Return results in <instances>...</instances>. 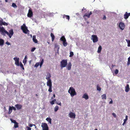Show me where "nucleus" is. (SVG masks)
I'll use <instances>...</instances> for the list:
<instances>
[{"label": "nucleus", "mask_w": 130, "mask_h": 130, "mask_svg": "<svg viewBox=\"0 0 130 130\" xmlns=\"http://www.w3.org/2000/svg\"><path fill=\"white\" fill-rule=\"evenodd\" d=\"M68 93L70 94L72 97L74 96L76 94L75 89L73 87H70L68 91Z\"/></svg>", "instance_id": "obj_1"}, {"label": "nucleus", "mask_w": 130, "mask_h": 130, "mask_svg": "<svg viewBox=\"0 0 130 130\" xmlns=\"http://www.w3.org/2000/svg\"><path fill=\"white\" fill-rule=\"evenodd\" d=\"M21 29L23 31V32L25 34H27L28 32H29V31L28 29V28L25 25V24H24L22 26H21Z\"/></svg>", "instance_id": "obj_2"}, {"label": "nucleus", "mask_w": 130, "mask_h": 130, "mask_svg": "<svg viewBox=\"0 0 130 130\" xmlns=\"http://www.w3.org/2000/svg\"><path fill=\"white\" fill-rule=\"evenodd\" d=\"M67 59L62 60L60 62V66L61 69L65 67L67 65Z\"/></svg>", "instance_id": "obj_3"}, {"label": "nucleus", "mask_w": 130, "mask_h": 130, "mask_svg": "<svg viewBox=\"0 0 130 130\" xmlns=\"http://www.w3.org/2000/svg\"><path fill=\"white\" fill-rule=\"evenodd\" d=\"M41 126L43 130H48V127L46 123H42Z\"/></svg>", "instance_id": "obj_4"}, {"label": "nucleus", "mask_w": 130, "mask_h": 130, "mask_svg": "<svg viewBox=\"0 0 130 130\" xmlns=\"http://www.w3.org/2000/svg\"><path fill=\"white\" fill-rule=\"evenodd\" d=\"M91 39L92 40L94 43L98 41V38L97 36L96 35H92L91 36Z\"/></svg>", "instance_id": "obj_5"}, {"label": "nucleus", "mask_w": 130, "mask_h": 130, "mask_svg": "<svg viewBox=\"0 0 130 130\" xmlns=\"http://www.w3.org/2000/svg\"><path fill=\"white\" fill-rule=\"evenodd\" d=\"M44 62V60L43 59H42L41 62L40 63L39 62H37L35 65V67L37 68L39 65L40 67H41L43 63Z\"/></svg>", "instance_id": "obj_6"}, {"label": "nucleus", "mask_w": 130, "mask_h": 130, "mask_svg": "<svg viewBox=\"0 0 130 130\" xmlns=\"http://www.w3.org/2000/svg\"><path fill=\"white\" fill-rule=\"evenodd\" d=\"M125 26L124 24L122 22H121L119 23V25L118 26V27L120 28L122 30L124 29Z\"/></svg>", "instance_id": "obj_7"}, {"label": "nucleus", "mask_w": 130, "mask_h": 130, "mask_svg": "<svg viewBox=\"0 0 130 130\" xmlns=\"http://www.w3.org/2000/svg\"><path fill=\"white\" fill-rule=\"evenodd\" d=\"M13 60L15 61V64L17 66H19L20 64H19V58L17 57H14L13 58Z\"/></svg>", "instance_id": "obj_8"}, {"label": "nucleus", "mask_w": 130, "mask_h": 130, "mask_svg": "<svg viewBox=\"0 0 130 130\" xmlns=\"http://www.w3.org/2000/svg\"><path fill=\"white\" fill-rule=\"evenodd\" d=\"M75 113L70 112L68 115V116L71 118L74 119L75 117Z\"/></svg>", "instance_id": "obj_9"}, {"label": "nucleus", "mask_w": 130, "mask_h": 130, "mask_svg": "<svg viewBox=\"0 0 130 130\" xmlns=\"http://www.w3.org/2000/svg\"><path fill=\"white\" fill-rule=\"evenodd\" d=\"M33 15L32 12L31 10L30 9L29 10L28 13L27 14V17H31Z\"/></svg>", "instance_id": "obj_10"}, {"label": "nucleus", "mask_w": 130, "mask_h": 130, "mask_svg": "<svg viewBox=\"0 0 130 130\" xmlns=\"http://www.w3.org/2000/svg\"><path fill=\"white\" fill-rule=\"evenodd\" d=\"M130 16V13H127V12H126L125 14L124 15V18L125 19H127L128 17Z\"/></svg>", "instance_id": "obj_11"}, {"label": "nucleus", "mask_w": 130, "mask_h": 130, "mask_svg": "<svg viewBox=\"0 0 130 130\" xmlns=\"http://www.w3.org/2000/svg\"><path fill=\"white\" fill-rule=\"evenodd\" d=\"M51 77V75L50 73H48L47 74V75L45 78V79L47 80H51L50 78Z\"/></svg>", "instance_id": "obj_12"}, {"label": "nucleus", "mask_w": 130, "mask_h": 130, "mask_svg": "<svg viewBox=\"0 0 130 130\" xmlns=\"http://www.w3.org/2000/svg\"><path fill=\"white\" fill-rule=\"evenodd\" d=\"M15 106L18 110L21 109L22 107V106L21 105L19 104H17L15 105Z\"/></svg>", "instance_id": "obj_13"}, {"label": "nucleus", "mask_w": 130, "mask_h": 130, "mask_svg": "<svg viewBox=\"0 0 130 130\" xmlns=\"http://www.w3.org/2000/svg\"><path fill=\"white\" fill-rule=\"evenodd\" d=\"M47 85L49 87L52 86V82L51 80H47L46 83Z\"/></svg>", "instance_id": "obj_14"}, {"label": "nucleus", "mask_w": 130, "mask_h": 130, "mask_svg": "<svg viewBox=\"0 0 130 130\" xmlns=\"http://www.w3.org/2000/svg\"><path fill=\"white\" fill-rule=\"evenodd\" d=\"M72 64L71 62H69L67 67V68L68 70H70L71 68Z\"/></svg>", "instance_id": "obj_15"}, {"label": "nucleus", "mask_w": 130, "mask_h": 130, "mask_svg": "<svg viewBox=\"0 0 130 130\" xmlns=\"http://www.w3.org/2000/svg\"><path fill=\"white\" fill-rule=\"evenodd\" d=\"M83 98L85 99V100H87L88 99V96L87 94L86 93L84 94L82 96Z\"/></svg>", "instance_id": "obj_16"}, {"label": "nucleus", "mask_w": 130, "mask_h": 130, "mask_svg": "<svg viewBox=\"0 0 130 130\" xmlns=\"http://www.w3.org/2000/svg\"><path fill=\"white\" fill-rule=\"evenodd\" d=\"M129 86L128 84H127L126 85V87H125V91L126 92H128L129 91Z\"/></svg>", "instance_id": "obj_17"}, {"label": "nucleus", "mask_w": 130, "mask_h": 130, "mask_svg": "<svg viewBox=\"0 0 130 130\" xmlns=\"http://www.w3.org/2000/svg\"><path fill=\"white\" fill-rule=\"evenodd\" d=\"M32 40L35 43H37L38 42L37 40L36 39V36L35 35H34L32 37Z\"/></svg>", "instance_id": "obj_18"}, {"label": "nucleus", "mask_w": 130, "mask_h": 130, "mask_svg": "<svg viewBox=\"0 0 130 130\" xmlns=\"http://www.w3.org/2000/svg\"><path fill=\"white\" fill-rule=\"evenodd\" d=\"M4 41L2 39H0V45L3 46L4 44Z\"/></svg>", "instance_id": "obj_19"}, {"label": "nucleus", "mask_w": 130, "mask_h": 130, "mask_svg": "<svg viewBox=\"0 0 130 130\" xmlns=\"http://www.w3.org/2000/svg\"><path fill=\"white\" fill-rule=\"evenodd\" d=\"M102 49V46L101 45H100L98 48L97 52L98 53H100L101 52Z\"/></svg>", "instance_id": "obj_20"}, {"label": "nucleus", "mask_w": 130, "mask_h": 130, "mask_svg": "<svg viewBox=\"0 0 130 130\" xmlns=\"http://www.w3.org/2000/svg\"><path fill=\"white\" fill-rule=\"evenodd\" d=\"M50 36L52 38V41H53L55 38V36L52 33H51V34Z\"/></svg>", "instance_id": "obj_21"}, {"label": "nucleus", "mask_w": 130, "mask_h": 130, "mask_svg": "<svg viewBox=\"0 0 130 130\" xmlns=\"http://www.w3.org/2000/svg\"><path fill=\"white\" fill-rule=\"evenodd\" d=\"M92 13L91 11L88 14H86L84 15V16H86L88 18L90 17V15Z\"/></svg>", "instance_id": "obj_22"}, {"label": "nucleus", "mask_w": 130, "mask_h": 130, "mask_svg": "<svg viewBox=\"0 0 130 130\" xmlns=\"http://www.w3.org/2000/svg\"><path fill=\"white\" fill-rule=\"evenodd\" d=\"M12 108L11 107L9 106V111L8 112V113L9 114H10L12 112Z\"/></svg>", "instance_id": "obj_23"}, {"label": "nucleus", "mask_w": 130, "mask_h": 130, "mask_svg": "<svg viewBox=\"0 0 130 130\" xmlns=\"http://www.w3.org/2000/svg\"><path fill=\"white\" fill-rule=\"evenodd\" d=\"M46 120L48 122L51 124V119L49 118H47L46 119Z\"/></svg>", "instance_id": "obj_24"}, {"label": "nucleus", "mask_w": 130, "mask_h": 130, "mask_svg": "<svg viewBox=\"0 0 130 130\" xmlns=\"http://www.w3.org/2000/svg\"><path fill=\"white\" fill-rule=\"evenodd\" d=\"M100 12V11L99 10H97L96 9H94L93 12L97 14H98Z\"/></svg>", "instance_id": "obj_25"}, {"label": "nucleus", "mask_w": 130, "mask_h": 130, "mask_svg": "<svg viewBox=\"0 0 130 130\" xmlns=\"http://www.w3.org/2000/svg\"><path fill=\"white\" fill-rule=\"evenodd\" d=\"M55 48H57V52H58L59 51V45H58L57 44H55Z\"/></svg>", "instance_id": "obj_26"}, {"label": "nucleus", "mask_w": 130, "mask_h": 130, "mask_svg": "<svg viewBox=\"0 0 130 130\" xmlns=\"http://www.w3.org/2000/svg\"><path fill=\"white\" fill-rule=\"evenodd\" d=\"M63 44L64 46H66L67 45V43L66 41V40H64L63 41Z\"/></svg>", "instance_id": "obj_27"}, {"label": "nucleus", "mask_w": 130, "mask_h": 130, "mask_svg": "<svg viewBox=\"0 0 130 130\" xmlns=\"http://www.w3.org/2000/svg\"><path fill=\"white\" fill-rule=\"evenodd\" d=\"M126 41L127 43V46L128 47H130V40L126 39Z\"/></svg>", "instance_id": "obj_28"}, {"label": "nucleus", "mask_w": 130, "mask_h": 130, "mask_svg": "<svg viewBox=\"0 0 130 130\" xmlns=\"http://www.w3.org/2000/svg\"><path fill=\"white\" fill-rule=\"evenodd\" d=\"M101 97L102 99H106V95L105 94H103L102 95Z\"/></svg>", "instance_id": "obj_29"}, {"label": "nucleus", "mask_w": 130, "mask_h": 130, "mask_svg": "<svg viewBox=\"0 0 130 130\" xmlns=\"http://www.w3.org/2000/svg\"><path fill=\"white\" fill-rule=\"evenodd\" d=\"M66 40L65 37L64 36H62L60 38V40L61 41L63 42V41Z\"/></svg>", "instance_id": "obj_30"}, {"label": "nucleus", "mask_w": 130, "mask_h": 130, "mask_svg": "<svg viewBox=\"0 0 130 130\" xmlns=\"http://www.w3.org/2000/svg\"><path fill=\"white\" fill-rule=\"evenodd\" d=\"M54 13H51V12H48V15L50 17H52L54 15Z\"/></svg>", "instance_id": "obj_31"}, {"label": "nucleus", "mask_w": 130, "mask_h": 130, "mask_svg": "<svg viewBox=\"0 0 130 130\" xmlns=\"http://www.w3.org/2000/svg\"><path fill=\"white\" fill-rule=\"evenodd\" d=\"M58 106H56L54 108V111L55 112L57 111L58 109Z\"/></svg>", "instance_id": "obj_32"}, {"label": "nucleus", "mask_w": 130, "mask_h": 130, "mask_svg": "<svg viewBox=\"0 0 130 130\" xmlns=\"http://www.w3.org/2000/svg\"><path fill=\"white\" fill-rule=\"evenodd\" d=\"M12 7H13L14 8H16L17 7V5H16V4L15 3H13L12 4Z\"/></svg>", "instance_id": "obj_33"}, {"label": "nucleus", "mask_w": 130, "mask_h": 130, "mask_svg": "<svg viewBox=\"0 0 130 130\" xmlns=\"http://www.w3.org/2000/svg\"><path fill=\"white\" fill-rule=\"evenodd\" d=\"M14 127L15 128H17L18 127V123L17 122H16V123L14 124Z\"/></svg>", "instance_id": "obj_34"}, {"label": "nucleus", "mask_w": 130, "mask_h": 130, "mask_svg": "<svg viewBox=\"0 0 130 130\" xmlns=\"http://www.w3.org/2000/svg\"><path fill=\"white\" fill-rule=\"evenodd\" d=\"M97 89L98 90L100 91L101 90V88L98 85H97Z\"/></svg>", "instance_id": "obj_35"}, {"label": "nucleus", "mask_w": 130, "mask_h": 130, "mask_svg": "<svg viewBox=\"0 0 130 130\" xmlns=\"http://www.w3.org/2000/svg\"><path fill=\"white\" fill-rule=\"evenodd\" d=\"M21 67V68L23 70H24V68L23 67V64H22V63L21 62L20 63V66Z\"/></svg>", "instance_id": "obj_36"}, {"label": "nucleus", "mask_w": 130, "mask_h": 130, "mask_svg": "<svg viewBox=\"0 0 130 130\" xmlns=\"http://www.w3.org/2000/svg\"><path fill=\"white\" fill-rule=\"evenodd\" d=\"M74 55L73 53L72 52H71L70 53V55L69 56L70 57H72Z\"/></svg>", "instance_id": "obj_37"}, {"label": "nucleus", "mask_w": 130, "mask_h": 130, "mask_svg": "<svg viewBox=\"0 0 130 130\" xmlns=\"http://www.w3.org/2000/svg\"><path fill=\"white\" fill-rule=\"evenodd\" d=\"M49 87V88L48 90V91L50 92H52V86L51 87Z\"/></svg>", "instance_id": "obj_38"}, {"label": "nucleus", "mask_w": 130, "mask_h": 130, "mask_svg": "<svg viewBox=\"0 0 130 130\" xmlns=\"http://www.w3.org/2000/svg\"><path fill=\"white\" fill-rule=\"evenodd\" d=\"M10 120L11 121V122L12 123H13L14 124L16 123V122H16V121H15V120H13L12 119H10Z\"/></svg>", "instance_id": "obj_39"}, {"label": "nucleus", "mask_w": 130, "mask_h": 130, "mask_svg": "<svg viewBox=\"0 0 130 130\" xmlns=\"http://www.w3.org/2000/svg\"><path fill=\"white\" fill-rule=\"evenodd\" d=\"M29 126L30 127H32L33 126H35V128H36V127L35 126V124H30L29 125Z\"/></svg>", "instance_id": "obj_40"}, {"label": "nucleus", "mask_w": 130, "mask_h": 130, "mask_svg": "<svg viewBox=\"0 0 130 130\" xmlns=\"http://www.w3.org/2000/svg\"><path fill=\"white\" fill-rule=\"evenodd\" d=\"M26 61H27V60H26V59H24L23 60V63L24 64V65L26 63Z\"/></svg>", "instance_id": "obj_41"}, {"label": "nucleus", "mask_w": 130, "mask_h": 130, "mask_svg": "<svg viewBox=\"0 0 130 130\" xmlns=\"http://www.w3.org/2000/svg\"><path fill=\"white\" fill-rule=\"evenodd\" d=\"M119 72L118 70V69H116L115 72V73L116 74H118Z\"/></svg>", "instance_id": "obj_42"}, {"label": "nucleus", "mask_w": 130, "mask_h": 130, "mask_svg": "<svg viewBox=\"0 0 130 130\" xmlns=\"http://www.w3.org/2000/svg\"><path fill=\"white\" fill-rule=\"evenodd\" d=\"M127 119L128 116H125V119H124L123 121L126 122V121L127 120Z\"/></svg>", "instance_id": "obj_43"}, {"label": "nucleus", "mask_w": 130, "mask_h": 130, "mask_svg": "<svg viewBox=\"0 0 130 130\" xmlns=\"http://www.w3.org/2000/svg\"><path fill=\"white\" fill-rule=\"evenodd\" d=\"M36 48L35 47H33L31 48V52H33L36 49Z\"/></svg>", "instance_id": "obj_44"}, {"label": "nucleus", "mask_w": 130, "mask_h": 130, "mask_svg": "<svg viewBox=\"0 0 130 130\" xmlns=\"http://www.w3.org/2000/svg\"><path fill=\"white\" fill-rule=\"evenodd\" d=\"M3 25H6L7 26L8 25V24L5 22H3Z\"/></svg>", "instance_id": "obj_45"}, {"label": "nucleus", "mask_w": 130, "mask_h": 130, "mask_svg": "<svg viewBox=\"0 0 130 130\" xmlns=\"http://www.w3.org/2000/svg\"><path fill=\"white\" fill-rule=\"evenodd\" d=\"M50 103L52 105H53L54 104V101H53V100L52 101L50 102Z\"/></svg>", "instance_id": "obj_46"}, {"label": "nucleus", "mask_w": 130, "mask_h": 130, "mask_svg": "<svg viewBox=\"0 0 130 130\" xmlns=\"http://www.w3.org/2000/svg\"><path fill=\"white\" fill-rule=\"evenodd\" d=\"M12 108V109H13L14 110H15V111L16 110V108L13 107V106H12L11 107Z\"/></svg>", "instance_id": "obj_47"}, {"label": "nucleus", "mask_w": 130, "mask_h": 130, "mask_svg": "<svg viewBox=\"0 0 130 130\" xmlns=\"http://www.w3.org/2000/svg\"><path fill=\"white\" fill-rule=\"evenodd\" d=\"M109 99L111 100V101L109 102V104H111L112 103L113 101L112 99L111 98H110Z\"/></svg>", "instance_id": "obj_48"}, {"label": "nucleus", "mask_w": 130, "mask_h": 130, "mask_svg": "<svg viewBox=\"0 0 130 130\" xmlns=\"http://www.w3.org/2000/svg\"><path fill=\"white\" fill-rule=\"evenodd\" d=\"M66 18L68 20H69V19H70V17L69 16V15H67V16H66Z\"/></svg>", "instance_id": "obj_49"}, {"label": "nucleus", "mask_w": 130, "mask_h": 130, "mask_svg": "<svg viewBox=\"0 0 130 130\" xmlns=\"http://www.w3.org/2000/svg\"><path fill=\"white\" fill-rule=\"evenodd\" d=\"M112 115L115 118H116V115L115 113H112Z\"/></svg>", "instance_id": "obj_50"}, {"label": "nucleus", "mask_w": 130, "mask_h": 130, "mask_svg": "<svg viewBox=\"0 0 130 130\" xmlns=\"http://www.w3.org/2000/svg\"><path fill=\"white\" fill-rule=\"evenodd\" d=\"M26 128L27 130H31V128L28 126H27Z\"/></svg>", "instance_id": "obj_51"}, {"label": "nucleus", "mask_w": 130, "mask_h": 130, "mask_svg": "<svg viewBox=\"0 0 130 130\" xmlns=\"http://www.w3.org/2000/svg\"><path fill=\"white\" fill-rule=\"evenodd\" d=\"M6 44L7 45H10V43L9 42H8V41H7L6 43Z\"/></svg>", "instance_id": "obj_52"}, {"label": "nucleus", "mask_w": 130, "mask_h": 130, "mask_svg": "<svg viewBox=\"0 0 130 130\" xmlns=\"http://www.w3.org/2000/svg\"><path fill=\"white\" fill-rule=\"evenodd\" d=\"M130 64V62H129V61H128V60L127 65V66H129Z\"/></svg>", "instance_id": "obj_53"}, {"label": "nucleus", "mask_w": 130, "mask_h": 130, "mask_svg": "<svg viewBox=\"0 0 130 130\" xmlns=\"http://www.w3.org/2000/svg\"><path fill=\"white\" fill-rule=\"evenodd\" d=\"M106 19V17L105 16V15H104V17L103 18V20H105V19Z\"/></svg>", "instance_id": "obj_54"}, {"label": "nucleus", "mask_w": 130, "mask_h": 130, "mask_svg": "<svg viewBox=\"0 0 130 130\" xmlns=\"http://www.w3.org/2000/svg\"><path fill=\"white\" fill-rule=\"evenodd\" d=\"M126 122H125V121H124V122L122 124V125L124 126V125L125 124V123Z\"/></svg>", "instance_id": "obj_55"}, {"label": "nucleus", "mask_w": 130, "mask_h": 130, "mask_svg": "<svg viewBox=\"0 0 130 130\" xmlns=\"http://www.w3.org/2000/svg\"><path fill=\"white\" fill-rule=\"evenodd\" d=\"M27 56H25L24 58V59L26 60V59H27Z\"/></svg>", "instance_id": "obj_56"}, {"label": "nucleus", "mask_w": 130, "mask_h": 130, "mask_svg": "<svg viewBox=\"0 0 130 130\" xmlns=\"http://www.w3.org/2000/svg\"><path fill=\"white\" fill-rule=\"evenodd\" d=\"M128 60L129 61V62H130V56L128 58Z\"/></svg>", "instance_id": "obj_57"}, {"label": "nucleus", "mask_w": 130, "mask_h": 130, "mask_svg": "<svg viewBox=\"0 0 130 130\" xmlns=\"http://www.w3.org/2000/svg\"><path fill=\"white\" fill-rule=\"evenodd\" d=\"M67 15H63V18H66V16H67Z\"/></svg>", "instance_id": "obj_58"}, {"label": "nucleus", "mask_w": 130, "mask_h": 130, "mask_svg": "<svg viewBox=\"0 0 130 130\" xmlns=\"http://www.w3.org/2000/svg\"><path fill=\"white\" fill-rule=\"evenodd\" d=\"M55 94H54L53 95V97H54V98H55Z\"/></svg>", "instance_id": "obj_59"}, {"label": "nucleus", "mask_w": 130, "mask_h": 130, "mask_svg": "<svg viewBox=\"0 0 130 130\" xmlns=\"http://www.w3.org/2000/svg\"><path fill=\"white\" fill-rule=\"evenodd\" d=\"M58 104L60 105H61V102L59 104Z\"/></svg>", "instance_id": "obj_60"}, {"label": "nucleus", "mask_w": 130, "mask_h": 130, "mask_svg": "<svg viewBox=\"0 0 130 130\" xmlns=\"http://www.w3.org/2000/svg\"><path fill=\"white\" fill-rule=\"evenodd\" d=\"M53 101H54V102H55V101H56V100L55 99H54L53 100Z\"/></svg>", "instance_id": "obj_61"}, {"label": "nucleus", "mask_w": 130, "mask_h": 130, "mask_svg": "<svg viewBox=\"0 0 130 130\" xmlns=\"http://www.w3.org/2000/svg\"><path fill=\"white\" fill-rule=\"evenodd\" d=\"M51 99H53V97H52L51 98Z\"/></svg>", "instance_id": "obj_62"}, {"label": "nucleus", "mask_w": 130, "mask_h": 130, "mask_svg": "<svg viewBox=\"0 0 130 130\" xmlns=\"http://www.w3.org/2000/svg\"><path fill=\"white\" fill-rule=\"evenodd\" d=\"M5 2H8L7 0H5Z\"/></svg>", "instance_id": "obj_63"}, {"label": "nucleus", "mask_w": 130, "mask_h": 130, "mask_svg": "<svg viewBox=\"0 0 130 130\" xmlns=\"http://www.w3.org/2000/svg\"><path fill=\"white\" fill-rule=\"evenodd\" d=\"M94 130H98V129H95Z\"/></svg>", "instance_id": "obj_64"}]
</instances>
